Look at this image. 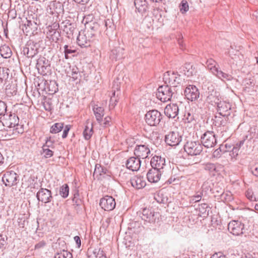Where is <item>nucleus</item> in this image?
I'll use <instances>...</instances> for the list:
<instances>
[{"instance_id": "43", "label": "nucleus", "mask_w": 258, "mask_h": 258, "mask_svg": "<svg viewBox=\"0 0 258 258\" xmlns=\"http://www.w3.org/2000/svg\"><path fill=\"white\" fill-rule=\"evenodd\" d=\"M93 253L96 258H106L104 251L101 248H95Z\"/></svg>"}, {"instance_id": "20", "label": "nucleus", "mask_w": 258, "mask_h": 258, "mask_svg": "<svg viewBox=\"0 0 258 258\" xmlns=\"http://www.w3.org/2000/svg\"><path fill=\"white\" fill-rule=\"evenodd\" d=\"M152 168L160 170L165 166V159L160 156H155L151 160Z\"/></svg>"}, {"instance_id": "47", "label": "nucleus", "mask_w": 258, "mask_h": 258, "mask_svg": "<svg viewBox=\"0 0 258 258\" xmlns=\"http://www.w3.org/2000/svg\"><path fill=\"white\" fill-rule=\"evenodd\" d=\"M101 22L102 26L106 28L105 31H107L109 28L111 29V30L113 29V24L112 21L111 20H105Z\"/></svg>"}, {"instance_id": "50", "label": "nucleus", "mask_w": 258, "mask_h": 258, "mask_svg": "<svg viewBox=\"0 0 258 258\" xmlns=\"http://www.w3.org/2000/svg\"><path fill=\"white\" fill-rule=\"evenodd\" d=\"M216 165L214 163H208L204 166V169L210 172H213L216 170Z\"/></svg>"}, {"instance_id": "41", "label": "nucleus", "mask_w": 258, "mask_h": 258, "mask_svg": "<svg viewBox=\"0 0 258 258\" xmlns=\"http://www.w3.org/2000/svg\"><path fill=\"white\" fill-rule=\"evenodd\" d=\"M69 194V186L67 184H64L59 188V195L64 199L67 198Z\"/></svg>"}, {"instance_id": "28", "label": "nucleus", "mask_w": 258, "mask_h": 258, "mask_svg": "<svg viewBox=\"0 0 258 258\" xmlns=\"http://www.w3.org/2000/svg\"><path fill=\"white\" fill-rule=\"evenodd\" d=\"M23 52L28 57L32 58L37 54L38 48L35 45L30 43L24 48Z\"/></svg>"}, {"instance_id": "60", "label": "nucleus", "mask_w": 258, "mask_h": 258, "mask_svg": "<svg viewBox=\"0 0 258 258\" xmlns=\"http://www.w3.org/2000/svg\"><path fill=\"white\" fill-rule=\"evenodd\" d=\"M26 219L24 216L19 217L18 219V226L20 228H24L25 225Z\"/></svg>"}, {"instance_id": "62", "label": "nucleus", "mask_w": 258, "mask_h": 258, "mask_svg": "<svg viewBox=\"0 0 258 258\" xmlns=\"http://www.w3.org/2000/svg\"><path fill=\"white\" fill-rule=\"evenodd\" d=\"M8 17L11 19H14L17 17L16 11L15 9H11L8 12Z\"/></svg>"}, {"instance_id": "51", "label": "nucleus", "mask_w": 258, "mask_h": 258, "mask_svg": "<svg viewBox=\"0 0 258 258\" xmlns=\"http://www.w3.org/2000/svg\"><path fill=\"white\" fill-rule=\"evenodd\" d=\"M7 105L6 103L3 101L0 100V115H6L5 113L7 111Z\"/></svg>"}, {"instance_id": "29", "label": "nucleus", "mask_w": 258, "mask_h": 258, "mask_svg": "<svg viewBox=\"0 0 258 258\" xmlns=\"http://www.w3.org/2000/svg\"><path fill=\"white\" fill-rule=\"evenodd\" d=\"M86 125H85L83 131V136L86 140H89L91 139L93 134V125L92 123H90L89 119L86 121Z\"/></svg>"}, {"instance_id": "30", "label": "nucleus", "mask_w": 258, "mask_h": 258, "mask_svg": "<svg viewBox=\"0 0 258 258\" xmlns=\"http://www.w3.org/2000/svg\"><path fill=\"white\" fill-rule=\"evenodd\" d=\"M87 25L88 28L87 30L85 31L87 33H91L92 35H91V36L93 38L99 32V29L101 26L100 24L96 22H90V23H88Z\"/></svg>"}, {"instance_id": "8", "label": "nucleus", "mask_w": 258, "mask_h": 258, "mask_svg": "<svg viewBox=\"0 0 258 258\" xmlns=\"http://www.w3.org/2000/svg\"><path fill=\"white\" fill-rule=\"evenodd\" d=\"M182 136L177 131L169 132L165 137V142L170 146H176L182 141Z\"/></svg>"}, {"instance_id": "3", "label": "nucleus", "mask_w": 258, "mask_h": 258, "mask_svg": "<svg viewBox=\"0 0 258 258\" xmlns=\"http://www.w3.org/2000/svg\"><path fill=\"white\" fill-rule=\"evenodd\" d=\"M163 80L166 85L176 89L180 84L182 78L177 72L168 71L164 74Z\"/></svg>"}, {"instance_id": "64", "label": "nucleus", "mask_w": 258, "mask_h": 258, "mask_svg": "<svg viewBox=\"0 0 258 258\" xmlns=\"http://www.w3.org/2000/svg\"><path fill=\"white\" fill-rule=\"evenodd\" d=\"M211 258H226L225 255L221 252H216L212 255Z\"/></svg>"}, {"instance_id": "53", "label": "nucleus", "mask_w": 258, "mask_h": 258, "mask_svg": "<svg viewBox=\"0 0 258 258\" xmlns=\"http://www.w3.org/2000/svg\"><path fill=\"white\" fill-rule=\"evenodd\" d=\"M54 141L51 140V137L47 138L45 143L42 147L44 148H53Z\"/></svg>"}, {"instance_id": "24", "label": "nucleus", "mask_w": 258, "mask_h": 258, "mask_svg": "<svg viewBox=\"0 0 258 258\" xmlns=\"http://www.w3.org/2000/svg\"><path fill=\"white\" fill-rule=\"evenodd\" d=\"M40 24L39 20H26V22L22 26V29L24 33L27 35L33 29L36 28V26Z\"/></svg>"}, {"instance_id": "4", "label": "nucleus", "mask_w": 258, "mask_h": 258, "mask_svg": "<svg viewBox=\"0 0 258 258\" xmlns=\"http://www.w3.org/2000/svg\"><path fill=\"white\" fill-rule=\"evenodd\" d=\"M163 115L158 110L153 109L147 111L145 115V120L148 125L152 126H157L161 122Z\"/></svg>"}, {"instance_id": "26", "label": "nucleus", "mask_w": 258, "mask_h": 258, "mask_svg": "<svg viewBox=\"0 0 258 258\" xmlns=\"http://www.w3.org/2000/svg\"><path fill=\"white\" fill-rule=\"evenodd\" d=\"M132 185L137 188L141 189L145 186L146 183L143 177L141 176H135L130 180Z\"/></svg>"}, {"instance_id": "61", "label": "nucleus", "mask_w": 258, "mask_h": 258, "mask_svg": "<svg viewBox=\"0 0 258 258\" xmlns=\"http://www.w3.org/2000/svg\"><path fill=\"white\" fill-rule=\"evenodd\" d=\"M7 242L5 237L0 235V249H3L5 248Z\"/></svg>"}, {"instance_id": "25", "label": "nucleus", "mask_w": 258, "mask_h": 258, "mask_svg": "<svg viewBox=\"0 0 258 258\" xmlns=\"http://www.w3.org/2000/svg\"><path fill=\"white\" fill-rule=\"evenodd\" d=\"M124 57V49L120 46L113 48L110 53V58L112 60H118Z\"/></svg>"}, {"instance_id": "32", "label": "nucleus", "mask_w": 258, "mask_h": 258, "mask_svg": "<svg viewBox=\"0 0 258 258\" xmlns=\"http://www.w3.org/2000/svg\"><path fill=\"white\" fill-rule=\"evenodd\" d=\"M221 99V97L220 96L219 93L216 91L213 92L207 97V101L212 105L214 104L216 105Z\"/></svg>"}, {"instance_id": "35", "label": "nucleus", "mask_w": 258, "mask_h": 258, "mask_svg": "<svg viewBox=\"0 0 258 258\" xmlns=\"http://www.w3.org/2000/svg\"><path fill=\"white\" fill-rule=\"evenodd\" d=\"M0 54L4 58H10L12 55V51L8 46L5 45L0 48Z\"/></svg>"}, {"instance_id": "19", "label": "nucleus", "mask_w": 258, "mask_h": 258, "mask_svg": "<svg viewBox=\"0 0 258 258\" xmlns=\"http://www.w3.org/2000/svg\"><path fill=\"white\" fill-rule=\"evenodd\" d=\"M179 113V107L176 104H169L164 109V113L168 118H174Z\"/></svg>"}, {"instance_id": "18", "label": "nucleus", "mask_w": 258, "mask_h": 258, "mask_svg": "<svg viewBox=\"0 0 258 258\" xmlns=\"http://www.w3.org/2000/svg\"><path fill=\"white\" fill-rule=\"evenodd\" d=\"M217 110L219 114L223 116H228L230 114V110L231 108V104L222 99L217 103Z\"/></svg>"}, {"instance_id": "14", "label": "nucleus", "mask_w": 258, "mask_h": 258, "mask_svg": "<svg viewBox=\"0 0 258 258\" xmlns=\"http://www.w3.org/2000/svg\"><path fill=\"white\" fill-rule=\"evenodd\" d=\"M19 122V117L15 114L11 112L9 114L4 115L2 123L4 126L12 128L18 125Z\"/></svg>"}, {"instance_id": "16", "label": "nucleus", "mask_w": 258, "mask_h": 258, "mask_svg": "<svg viewBox=\"0 0 258 258\" xmlns=\"http://www.w3.org/2000/svg\"><path fill=\"white\" fill-rule=\"evenodd\" d=\"M135 12L141 15H145L149 12V5L147 0H134Z\"/></svg>"}, {"instance_id": "38", "label": "nucleus", "mask_w": 258, "mask_h": 258, "mask_svg": "<svg viewBox=\"0 0 258 258\" xmlns=\"http://www.w3.org/2000/svg\"><path fill=\"white\" fill-rule=\"evenodd\" d=\"M63 128V123L57 122L53 124L50 127V132L52 134H57L60 132Z\"/></svg>"}, {"instance_id": "12", "label": "nucleus", "mask_w": 258, "mask_h": 258, "mask_svg": "<svg viewBox=\"0 0 258 258\" xmlns=\"http://www.w3.org/2000/svg\"><path fill=\"white\" fill-rule=\"evenodd\" d=\"M99 205L105 211H110L115 208L116 203L112 197L106 196L100 199Z\"/></svg>"}, {"instance_id": "36", "label": "nucleus", "mask_w": 258, "mask_h": 258, "mask_svg": "<svg viewBox=\"0 0 258 258\" xmlns=\"http://www.w3.org/2000/svg\"><path fill=\"white\" fill-rule=\"evenodd\" d=\"M199 211L200 216L203 217H206L209 215V207L207 204L203 203L199 206Z\"/></svg>"}, {"instance_id": "44", "label": "nucleus", "mask_w": 258, "mask_h": 258, "mask_svg": "<svg viewBox=\"0 0 258 258\" xmlns=\"http://www.w3.org/2000/svg\"><path fill=\"white\" fill-rule=\"evenodd\" d=\"M63 8H65L69 12L74 9V4L73 1H67L62 4Z\"/></svg>"}, {"instance_id": "58", "label": "nucleus", "mask_w": 258, "mask_h": 258, "mask_svg": "<svg viewBox=\"0 0 258 258\" xmlns=\"http://www.w3.org/2000/svg\"><path fill=\"white\" fill-rule=\"evenodd\" d=\"M46 244V242L44 240H41L39 241L35 245V250H39L43 248Z\"/></svg>"}, {"instance_id": "33", "label": "nucleus", "mask_w": 258, "mask_h": 258, "mask_svg": "<svg viewBox=\"0 0 258 258\" xmlns=\"http://www.w3.org/2000/svg\"><path fill=\"white\" fill-rule=\"evenodd\" d=\"M214 75L216 76L218 78L223 81H231L233 79V77L231 75L225 73L219 69L217 71V73H215Z\"/></svg>"}, {"instance_id": "39", "label": "nucleus", "mask_w": 258, "mask_h": 258, "mask_svg": "<svg viewBox=\"0 0 258 258\" xmlns=\"http://www.w3.org/2000/svg\"><path fill=\"white\" fill-rule=\"evenodd\" d=\"M107 170L104 166H101L100 164H96L95 166L93 175H102L106 173Z\"/></svg>"}, {"instance_id": "45", "label": "nucleus", "mask_w": 258, "mask_h": 258, "mask_svg": "<svg viewBox=\"0 0 258 258\" xmlns=\"http://www.w3.org/2000/svg\"><path fill=\"white\" fill-rule=\"evenodd\" d=\"M224 148H225V146H223V145H220V147L213 152V156L214 157L219 158L221 154L226 152Z\"/></svg>"}, {"instance_id": "2", "label": "nucleus", "mask_w": 258, "mask_h": 258, "mask_svg": "<svg viewBox=\"0 0 258 258\" xmlns=\"http://www.w3.org/2000/svg\"><path fill=\"white\" fill-rule=\"evenodd\" d=\"M176 92L177 90L170 87L168 85H162L157 89V98L163 102L171 101L173 97H175Z\"/></svg>"}, {"instance_id": "27", "label": "nucleus", "mask_w": 258, "mask_h": 258, "mask_svg": "<svg viewBox=\"0 0 258 258\" xmlns=\"http://www.w3.org/2000/svg\"><path fill=\"white\" fill-rule=\"evenodd\" d=\"M179 70L180 73H183L187 77L192 76L196 73L195 68L190 63H185L183 66L179 69Z\"/></svg>"}, {"instance_id": "7", "label": "nucleus", "mask_w": 258, "mask_h": 258, "mask_svg": "<svg viewBox=\"0 0 258 258\" xmlns=\"http://www.w3.org/2000/svg\"><path fill=\"white\" fill-rule=\"evenodd\" d=\"M203 146L209 148L214 147L217 144V140L213 132L207 131L201 137Z\"/></svg>"}, {"instance_id": "57", "label": "nucleus", "mask_w": 258, "mask_h": 258, "mask_svg": "<svg viewBox=\"0 0 258 258\" xmlns=\"http://www.w3.org/2000/svg\"><path fill=\"white\" fill-rule=\"evenodd\" d=\"M64 48V53L67 54H72L73 53L76 52V50L75 49H72L71 46H69L68 45H65L63 47Z\"/></svg>"}, {"instance_id": "17", "label": "nucleus", "mask_w": 258, "mask_h": 258, "mask_svg": "<svg viewBox=\"0 0 258 258\" xmlns=\"http://www.w3.org/2000/svg\"><path fill=\"white\" fill-rule=\"evenodd\" d=\"M36 68L41 75L43 76L47 75L50 68L48 60L44 57H39L37 60Z\"/></svg>"}, {"instance_id": "6", "label": "nucleus", "mask_w": 258, "mask_h": 258, "mask_svg": "<svg viewBox=\"0 0 258 258\" xmlns=\"http://www.w3.org/2000/svg\"><path fill=\"white\" fill-rule=\"evenodd\" d=\"M2 181L6 186L11 187L19 182V176L14 171H7L4 174Z\"/></svg>"}, {"instance_id": "15", "label": "nucleus", "mask_w": 258, "mask_h": 258, "mask_svg": "<svg viewBox=\"0 0 258 258\" xmlns=\"http://www.w3.org/2000/svg\"><path fill=\"white\" fill-rule=\"evenodd\" d=\"M36 198L39 202L45 204L50 203L53 199L51 191L45 188H41L38 190Z\"/></svg>"}, {"instance_id": "34", "label": "nucleus", "mask_w": 258, "mask_h": 258, "mask_svg": "<svg viewBox=\"0 0 258 258\" xmlns=\"http://www.w3.org/2000/svg\"><path fill=\"white\" fill-rule=\"evenodd\" d=\"M83 72L76 66H73L71 71L72 78L74 81L81 80Z\"/></svg>"}, {"instance_id": "21", "label": "nucleus", "mask_w": 258, "mask_h": 258, "mask_svg": "<svg viewBox=\"0 0 258 258\" xmlns=\"http://www.w3.org/2000/svg\"><path fill=\"white\" fill-rule=\"evenodd\" d=\"M141 163L140 159L137 157H132L126 161V166L133 171H137L140 168Z\"/></svg>"}, {"instance_id": "52", "label": "nucleus", "mask_w": 258, "mask_h": 258, "mask_svg": "<svg viewBox=\"0 0 258 258\" xmlns=\"http://www.w3.org/2000/svg\"><path fill=\"white\" fill-rule=\"evenodd\" d=\"M115 91L113 93V96L111 97L109 103V109H112L114 108L117 102V100L115 98Z\"/></svg>"}, {"instance_id": "63", "label": "nucleus", "mask_w": 258, "mask_h": 258, "mask_svg": "<svg viewBox=\"0 0 258 258\" xmlns=\"http://www.w3.org/2000/svg\"><path fill=\"white\" fill-rule=\"evenodd\" d=\"M202 196L201 194L194 196L191 198L190 201L193 203L198 202L201 201Z\"/></svg>"}, {"instance_id": "1", "label": "nucleus", "mask_w": 258, "mask_h": 258, "mask_svg": "<svg viewBox=\"0 0 258 258\" xmlns=\"http://www.w3.org/2000/svg\"><path fill=\"white\" fill-rule=\"evenodd\" d=\"M137 214L144 221V224H153L159 220V213L155 211L152 207L145 208L137 212Z\"/></svg>"}, {"instance_id": "37", "label": "nucleus", "mask_w": 258, "mask_h": 258, "mask_svg": "<svg viewBox=\"0 0 258 258\" xmlns=\"http://www.w3.org/2000/svg\"><path fill=\"white\" fill-rule=\"evenodd\" d=\"M206 64L211 72L214 75L217 73L218 69L216 67L217 62L212 58L208 59L207 60Z\"/></svg>"}, {"instance_id": "55", "label": "nucleus", "mask_w": 258, "mask_h": 258, "mask_svg": "<svg viewBox=\"0 0 258 258\" xmlns=\"http://www.w3.org/2000/svg\"><path fill=\"white\" fill-rule=\"evenodd\" d=\"M13 131H15V133L17 134H22L24 132V128L23 125L18 124V125H16L14 127Z\"/></svg>"}, {"instance_id": "56", "label": "nucleus", "mask_w": 258, "mask_h": 258, "mask_svg": "<svg viewBox=\"0 0 258 258\" xmlns=\"http://www.w3.org/2000/svg\"><path fill=\"white\" fill-rule=\"evenodd\" d=\"M245 196L246 198L249 199L250 201H254L255 200V198L253 196V192L251 189H247L245 192Z\"/></svg>"}, {"instance_id": "40", "label": "nucleus", "mask_w": 258, "mask_h": 258, "mask_svg": "<svg viewBox=\"0 0 258 258\" xmlns=\"http://www.w3.org/2000/svg\"><path fill=\"white\" fill-rule=\"evenodd\" d=\"M72 201L74 203V205H75L77 206H79L82 205L83 201L80 198L78 190L76 189L74 191L73 198L72 199Z\"/></svg>"}, {"instance_id": "42", "label": "nucleus", "mask_w": 258, "mask_h": 258, "mask_svg": "<svg viewBox=\"0 0 258 258\" xmlns=\"http://www.w3.org/2000/svg\"><path fill=\"white\" fill-rule=\"evenodd\" d=\"M55 258H73L72 254L68 250H63L57 253L55 255Z\"/></svg>"}, {"instance_id": "10", "label": "nucleus", "mask_w": 258, "mask_h": 258, "mask_svg": "<svg viewBox=\"0 0 258 258\" xmlns=\"http://www.w3.org/2000/svg\"><path fill=\"white\" fill-rule=\"evenodd\" d=\"M184 94L186 98L190 101H196L200 97L199 89L194 85H188L184 89Z\"/></svg>"}, {"instance_id": "49", "label": "nucleus", "mask_w": 258, "mask_h": 258, "mask_svg": "<svg viewBox=\"0 0 258 258\" xmlns=\"http://www.w3.org/2000/svg\"><path fill=\"white\" fill-rule=\"evenodd\" d=\"M42 154L44 155L45 158H48L53 156V152L48 148H44V147H42Z\"/></svg>"}, {"instance_id": "31", "label": "nucleus", "mask_w": 258, "mask_h": 258, "mask_svg": "<svg viewBox=\"0 0 258 258\" xmlns=\"http://www.w3.org/2000/svg\"><path fill=\"white\" fill-rule=\"evenodd\" d=\"M93 112L97 121L100 123L102 120V117L104 116V109L103 107L96 105L94 106Z\"/></svg>"}, {"instance_id": "9", "label": "nucleus", "mask_w": 258, "mask_h": 258, "mask_svg": "<svg viewBox=\"0 0 258 258\" xmlns=\"http://www.w3.org/2000/svg\"><path fill=\"white\" fill-rule=\"evenodd\" d=\"M228 229L233 235L238 236L243 234L244 225L240 221L233 220L228 224Z\"/></svg>"}, {"instance_id": "11", "label": "nucleus", "mask_w": 258, "mask_h": 258, "mask_svg": "<svg viewBox=\"0 0 258 258\" xmlns=\"http://www.w3.org/2000/svg\"><path fill=\"white\" fill-rule=\"evenodd\" d=\"M150 153L149 146L146 144L137 145L134 149L135 155L139 159H146Z\"/></svg>"}, {"instance_id": "54", "label": "nucleus", "mask_w": 258, "mask_h": 258, "mask_svg": "<svg viewBox=\"0 0 258 258\" xmlns=\"http://www.w3.org/2000/svg\"><path fill=\"white\" fill-rule=\"evenodd\" d=\"M8 75V74L5 72V69L0 67V80L2 81L4 79H7Z\"/></svg>"}, {"instance_id": "48", "label": "nucleus", "mask_w": 258, "mask_h": 258, "mask_svg": "<svg viewBox=\"0 0 258 258\" xmlns=\"http://www.w3.org/2000/svg\"><path fill=\"white\" fill-rule=\"evenodd\" d=\"M179 7L180 11L182 13L186 12L189 9L188 3L185 0H182L181 1Z\"/></svg>"}, {"instance_id": "59", "label": "nucleus", "mask_w": 258, "mask_h": 258, "mask_svg": "<svg viewBox=\"0 0 258 258\" xmlns=\"http://www.w3.org/2000/svg\"><path fill=\"white\" fill-rule=\"evenodd\" d=\"M239 150V149L236 147L235 146L232 147L231 149V151H230V156L232 157H236L238 155V151Z\"/></svg>"}, {"instance_id": "22", "label": "nucleus", "mask_w": 258, "mask_h": 258, "mask_svg": "<svg viewBox=\"0 0 258 258\" xmlns=\"http://www.w3.org/2000/svg\"><path fill=\"white\" fill-rule=\"evenodd\" d=\"M60 27L68 38H70L73 36L75 30V24L70 23L69 20H66L61 23Z\"/></svg>"}, {"instance_id": "5", "label": "nucleus", "mask_w": 258, "mask_h": 258, "mask_svg": "<svg viewBox=\"0 0 258 258\" xmlns=\"http://www.w3.org/2000/svg\"><path fill=\"white\" fill-rule=\"evenodd\" d=\"M203 149V145L199 141H188L184 145L185 152L191 156L200 155Z\"/></svg>"}, {"instance_id": "13", "label": "nucleus", "mask_w": 258, "mask_h": 258, "mask_svg": "<svg viewBox=\"0 0 258 258\" xmlns=\"http://www.w3.org/2000/svg\"><path fill=\"white\" fill-rule=\"evenodd\" d=\"M90 33H87L85 30L79 32L77 37V43L82 47H87L90 45V41L92 37Z\"/></svg>"}, {"instance_id": "46", "label": "nucleus", "mask_w": 258, "mask_h": 258, "mask_svg": "<svg viewBox=\"0 0 258 258\" xmlns=\"http://www.w3.org/2000/svg\"><path fill=\"white\" fill-rule=\"evenodd\" d=\"M214 123L215 124V125H217L218 126H220L221 125L224 126L226 123V119H224L223 117L221 116H216L214 119Z\"/></svg>"}, {"instance_id": "23", "label": "nucleus", "mask_w": 258, "mask_h": 258, "mask_svg": "<svg viewBox=\"0 0 258 258\" xmlns=\"http://www.w3.org/2000/svg\"><path fill=\"white\" fill-rule=\"evenodd\" d=\"M161 175V171L151 168L147 174V178L150 182L156 183L160 180Z\"/></svg>"}]
</instances>
